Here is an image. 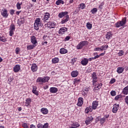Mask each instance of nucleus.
Masks as SVG:
<instances>
[{
	"mask_svg": "<svg viewBox=\"0 0 128 128\" xmlns=\"http://www.w3.org/2000/svg\"><path fill=\"white\" fill-rule=\"evenodd\" d=\"M42 26L44 25L42 22V19L40 18H36L34 24V28L36 30H38L40 26Z\"/></svg>",
	"mask_w": 128,
	"mask_h": 128,
	"instance_id": "1",
	"label": "nucleus"
},
{
	"mask_svg": "<svg viewBox=\"0 0 128 128\" xmlns=\"http://www.w3.org/2000/svg\"><path fill=\"white\" fill-rule=\"evenodd\" d=\"M88 44V42L87 40H84L80 42L76 46V50H82L84 46H86Z\"/></svg>",
	"mask_w": 128,
	"mask_h": 128,
	"instance_id": "2",
	"label": "nucleus"
},
{
	"mask_svg": "<svg viewBox=\"0 0 128 128\" xmlns=\"http://www.w3.org/2000/svg\"><path fill=\"white\" fill-rule=\"evenodd\" d=\"M126 24V17H124L123 18L121 21L118 22L115 24V26L116 28H120V26H124Z\"/></svg>",
	"mask_w": 128,
	"mask_h": 128,
	"instance_id": "3",
	"label": "nucleus"
},
{
	"mask_svg": "<svg viewBox=\"0 0 128 128\" xmlns=\"http://www.w3.org/2000/svg\"><path fill=\"white\" fill-rule=\"evenodd\" d=\"M50 77L44 76V78L39 77L36 80V82H48L50 80Z\"/></svg>",
	"mask_w": 128,
	"mask_h": 128,
	"instance_id": "4",
	"label": "nucleus"
},
{
	"mask_svg": "<svg viewBox=\"0 0 128 128\" xmlns=\"http://www.w3.org/2000/svg\"><path fill=\"white\" fill-rule=\"evenodd\" d=\"M16 30V26H14V24H11L10 28V32L9 34L10 36H12V35L14 34V32Z\"/></svg>",
	"mask_w": 128,
	"mask_h": 128,
	"instance_id": "5",
	"label": "nucleus"
},
{
	"mask_svg": "<svg viewBox=\"0 0 128 128\" xmlns=\"http://www.w3.org/2000/svg\"><path fill=\"white\" fill-rule=\"evenodd\" d=\"M1 15L3 18H6L8 16V10L6 8H3L1 10Z\"/></svg>",
	"mask_w": 128,
	"mask_h": 128,
	"instance_id": "6",
	"label": "nucleus"
},
{
	"mask_svg": "<svg viewBox=\"0 0 128 128\" xmlns=\"http://www.w3.org/2000/svg\"><path fill=\"white\" fill-rule=\"evenodd\" d=\"M44 14H45L44 15L43 22H48V18H50V13L48 12H46Z\"/></svg>",
	"mask_w": 128,
	"mask_h": 128,
	"instance_id": "7",
	"label": "nucleus"
},
{
	"mask_svg": "<svg viewBox=\"0 0 128 128\" xmlns=\"http://www.w3.org/2000/svg\"><path fill=\"white\" fill-rule=\"evenodd\" d=\"M118 108H120V104H115L113 106V108L112 110V112H114V114H116V112H118Z\"/></svg>",
	"mask_w": 128,
	"mask_h": 128,
	"instance_id": "8",
	"label": "nucleus"
},
{
	"mask_svg": "<svg viewBox=\"0 0 128 128\" xmlns=\"http://www.w3.org/2000/svg\"><path fill=\"white\" fill-rule=\"evenodd\" d=\"M56 26V23L54 22H49L47 24V26L50 28H54Z\"/></svg>",
	"mask_w": 128,
	"mask_h": 128,
	"instance_id": "9",
	"label": "nucleus"
},
{
	"mask_svg": "<svg viewBox=\"0 0 128 128\" xmlns=\"http://www.w3.org/2000/svg\"><path fill=\"white\" fill-rule=\"evenodd\" d=\"M70 20V16L69 15H66L65 18H64L61 22H60V24H66V22H68Z\"/></svg>",
	"mask_w": 128,
	"mask_h": 128,
	"instance_id": "10",
	"label": "nucleus"
},
{
	"mask_svg": "<svg viewBox=\"0 0 128 128\" xmlns=\"http://www.w3.org/2000/svg\"><path fill=\"white\" fill-rule=\"evenodd\" d=\"M30 42L32 44L36 46L38 44V40H36V38L34 36H30Z\"/></svg>",
	"mask_w": 128,
	"mask_h": 128,
	"instance_id": "11",
	"label": "nucleus"
},
{
	"mask_svg": "<svg viewBox=\"0 0 128 128\" xmlns=\"http://www.w3.org/2000/svg\"><path fill=\"white\" fill-rule=\"evenodd\" d=\"M92 120H94V118L92 117V116H88L86 118V120L85 122L86 126H88V124H90V122H92Z\"/></svg>",
	"mask_w": 128,
	"mask_h": 128,
	"instance_id": "12",
	"label": "nucleus"
},
{
	"mask_svg": "<svg viewBox=\"0 0 128 128\" xmlns=\"http://www.w3.org/2000/svg\"><path fill=\"white\" fill-rule=\"evenodd\" d=\"M68 16V12H60L58 14V17L59 18H62L64 16Z\"/></svg>",
	"mask_w": 128,
	"mask_h": 128,
	"instance_id": "13",
	"label": "nucleus"
},
{
	"mask_svg": "<svg viewBox=\"0 0 128 128\" xmlns=\"http://www.w3.org/2000/svg\"><path fill=\"white\" fill-rule=\"evenodd\" d=\"M98 101H93L92 102V108H93V110H96V108H98Z\"/></svg>",
	"mask_w": 128,
	"mask_h": 128,
	"instance_id": "14",
	"label": "nucleus"
},
{
	"mask_svg": "<svg viewBox=\"0 0 128 128\" xmlns=\"http://www.w3.org/2000/svg\"><path fill=\"white\" fill-rule=\"evenodd\" d=\"M66 32H68V28L62 27L59 30L58 34H64Z\"/></svg>",
	"mask_w": 128,
	"mask_h": 128,
	"instance_id": "15",
	"label": "nucleus"
},
{
	"mask_svg": "<svg viewBox=\"0 0 128 128\" xmlns=\"http://www.w3.org/2000/svg\"><path fill=\"white\" fill-rule=\"evenodd\" d=\"M92 83L93 84H96V82H98V77L96 76V72H94L92 74Z\"/></svg>",
	"mask_w": 128,
	"mask_h": 128,
	"instance_id": "16",
	"label": "nucleus"
},
{
	"mask_svg": "<svg viewBox=\"0 0 128 128\" xmlns=\"http://www.w3.org/2000/svg\"><path fill=\"white\" fill-rule=\"evenodd\" d=\"M84 104V98L80 97L78 98V102L76 104L78 106H82Z\"/></svg>",
	"mask_w": 128,
	"mask_h": 128,
	"instance_id": "17",
	"label": "nucleus"
},
{
	"mask_svg": "<svg viewBox=\"0 0 128 128\" xmlns=\"http://www.w3.org/2000/svg\"><path fill=\"white\" fill-rule=\"evenodd\" d=\"M38 68L36 64H32L31 66V70L32 72H37Z\"/></svg>",
	"mask_w": 128,
	"mask_h": 128,
	"instance_id": "18",
	"label": "nucleus"
},
{
	"mask_svg": "<svg viewBox=\"0 0 128 128\" xmlns=\"http://www.w3.org/2000/svg\"><path fill=\"white\" fill-rule=\"evenodd\" d=\"M20 70V66L18 64H16L13 68V70L14 72H18Z\"/></svg>",
	"mask_w": 128,
	"mask_h": 128,
	"instance_id": "19",
	"label": "nucleus"
},
{
	"mask_svg": "<svg viewBox=\"0 0 128 128\" xmlns=\"http://www.w3.org/2000/svg\"><path fill=\"white\" fill-rule=\"evenodd\" d=\"M50 92L51 94H56L58 92V90L56 87H51L50 88Z\"/></svg>",
	"mask_w": 128,
	"mask_h": 128,
	"instance_id": "20",
	"label": "nucleus"
},
{
	"mask_svg": "<svg viewBox=\"0 0 128 128\" xmlns=\"http://www.w3.org/2000/svg\"><path fill=\"white\" fill-rule=\"evenodd\" d=\"M102 84L100 83L98 84H97L95 86V87L94 88V90H99L100 88H102Z\"/></svg>",
	"mask_w": 128,
	"mask_h": 128,
	"instance_id": "21",
	"label": "nucleus"
},
{
	"mask_svg": "<svg viewBox=\"0 0 128 128\" xmlns=\"http://www.w3.org/2000/svg\"><path fill=\"white\" fill-rule=\"evenodd\" d=\"M40 112L42 114H48V110L45 108H42L40 110Z\"/></svg>",
	"mask_w": 128,
	"mask_h": 128,
	"instance_id": "22",
	"label": "nucleus"
},
{
	"mask_svg": "<svg viewBox=\"0 0 128 128\" xmlns=\"http://www.w3.org/2000/svg\"><path fill=\"white\" fill-rule=\"evenodd\" d=\"M36 90H38V87H36V86H32V92H33L34 94H36V96H38V91Z\"/></svg>",
	"mask_w": 128,
	"mask_h": 128,
	"instance_id": "23",
	"label": "nucleus"
},
{
	"mask_svg": "<svg viewBox=\"0 0 128 128\" xmlns=\"http://www.w3.org/2000/svg\"><path fill=\"white\" fill-rule=\"evenodd\" d=\"M32 104V98H27L25 102V106H28Z\"/></svg>",
	"mask_w": 128,
	"mask_h": 128,
	"instance_id": "24",
	"label": "nucleus"
},
{
	"mask_svg": "<svg viewBox=\"0 0 128 128\" xmlns=\"http://www.w3.org/2000/svg\"><path fill=\"white\" fill-rule=\"evenodd\" d=\"M81 64L82 66H86L88 64V58H84L83 60L81 61Z\"/></svg>",
	"mask_w": 128,
	"mask_h": 128,
	"instance_id": "25",
	"label": "nucleus"
},
{
	"mask_svg": "<svg viewBox=\"0 0 128 128\" xmlns=\"http://www.w3.org/2000/svg\"><path fill=\"white\" fill-rule=\"evenodd\" d=\"M71 76L72 78H76L78 76V71L74 70L71 72Z\"/></svg>",
	"mask_w": 128,
	"mask_h": 128,
	"instance_id": "26",
	"label": "nucleus"
},
{
	"mask_svg": "<svg viewBox=\"0 0 128 128\" xmlns=\"http://www.w3.org/2000/svg\"><path fill=\"white\" fill-rule=\"evenodd\" d=\"M92 106H90L88 107H87L86 109H85V113L86 114H88L90 112H92Z\"/></svg>",
	"mask_w": 128,
	"mask_h": 128,
	"instance_id": "27",
	"label": "nucleus"
},
{
	"mask_svg": "<svg viewBox=\"0 0 128 128\" xmlns=\"http://www.w3.org/2000/svg\"><path fill=\"white\" fill-rule=\"evenodd\" d=\"M106 36V40H110V38L112 36V32H107Z\"/></svg>",
	"mask_w": 128,
	"mask_h": 128,
	"instance_id": "28",
	"label": "nucleus"
},
{
	"mask_svg": "<svg viewBox=\"0 0 128 128\" xmlns=\"http://www.w3.org/2000/svg\"><path fill=\"white\" fill-rule=\"evenodd\" d=\"M36 45H34L33 44H30V45H28L26 46V48L28 50H34V48H36Z\"/></svg>",
	"mask_w": 128,
	"mask_h": 128,
	"instance_id": "29",
	"label": "nucleus"
},
{
	"mask_svg": "<svg viewBox=\"0 0 128 128\" xmlns=\"http://www.w3.org/2000/svg\"><path fill=\"white\" fill-rule=\"evenodd\" d=\"M124 68L123 67H118L117 68V72L118 74H122V72H124Z\"/></svg>",
	"mask_w": 128,
	"mask_h": 128,
	"instance_id": "30",
	"label": "nucleus"
},
{
	"mask_svg": "<svg viewBox=\"0 0 128 128\" xmlns=\"http://www.w3.org/2000/svg\"><path fill=\"white\" fill-rule=\"evenodd\" d=\"M60 52L61 54H67L68 50L64 48H62L60 49Z\"/></svg>",
	"mask_w": 128,
	"mask_h": 128,
	"instance_id": "31",
	"label": "nucleus"
},
{
	"mask_svg": "<svg viewBox=\"0 0 128 128\" xmlns=\"http://www.w3.org/2000/svg\"><path fill=\"white\" fill-rule=\"evenodd\" d=\"M122 93L123 94H125L126 96V94H128V88H126V86L124 87L123 88Z\"/></svg>",
	"mask_w": 128,
	"mask_h": 128,
	"instance_id": "32",
	"label": "nucleus"
},
{
	"mask_svg": "<svg viewBox=\"0 0 128 128\" xmlns=\"http://www.w3.org/2000/svg\"><path fill=\"white\" fill-rule=\"evenodd\" d=\"M0 42H8V39L4 36H1L0 38Z\"/></svg>",
	"mask_w": 128,
	"mask_h": 128,
	"instance_id": "33",
	"label": "nucleus"
},
{
	"mask_svg": "<svg viewBox=\"0 0 128 128\" xmlns=\"http://www.w3.org/2000/svg\"><path fill=\"white\" fill-rule=\"evenodd\" d=\"M64 4V2L62 0H58L56 2V4L57 6H60V4Z\"/></svg>",
	"mask_w": 128,
	"mask_h": 128,
	"instance_id": "34",
	"label": "nucleus"
},
{
	"mask_svg": "<svg viewBox=\"0 0 128 128\" xmlns=\"http://www.w3.org/2000/svg\"><path fill=\"white\" fill-rule=\"evenodd\" d=\"M60 62V59L58 58H54L52 59V64H58Z\"/></svg>",
	"mask_w": 128,
	"mask_h": 128,
	"instance_id": "35",
	"label": "nucleus"
},
{
	"mask_svg": "<svg viewBox=\"0 0 128 128\" xmlns=\"http://www.w3.org/2000/svg\"><path fill=\"white\" fill-rule=\"evenodd\" d=\"M86 4L84 3H81L79 5L78 8L79 9L81 8V10H84V8H86Z\"/></svg>",
	"mask_w": 128,
	"mask_h": 128,
	"instance_id": "36",
	"label": "nucleus"
},
{
	"mask_svg": "<svg viewBox=\"0 0 128 128\" xmlns=\"http://www.w3.org/2000/svg\"><path fill=\"white\" fill-rule=\"evenodd\" d=\"M90 12H92V14H96V12H98V8H93L90 10Z\"/></svg>",
	"mask_w": 128,
	"mask_h": 128,
	"instance_id": "37",
	"label": "nucleus"
},
{
	"mask_svg": "<svg viewBox=\"0 0 128 128\" xmlns=\"http://www.w3.org/2000/svg\"><path fill=\"white\" fill-rule=\"evenodd\" d=\"M86 26L88 30H92V24L88 22L86 23Z\"/></svg>",
	"mask_w": 128,
	"mask_h": 128,
	"instance_id": "38",
	"label": "nucleus"
},
{
	"mask_svg": "<svg viewBox=\"0 0 128 128\" xmlns=\"http://www.w3.org/2000/svg\"><path fill=\"white\" fill-rule=\"evenodd\" d=\"M108 45L101 46L102 52L103 50H108Z\"/></svg>",
	"mask_w": 128,
	"mask_h": 128,
	"instance_id": "39",
	"label": "nucleus"
},
{
	"mask_svg": "<svg viewBox=\"0 0 128 128\" xmlns=\"http://www.w3.org/2000/svg\"><path fill=\"white\" fill-rule=\"evenodd\" d=\"M124 54V52L122 50H120L118 53V56H122Z\"/></svg>",
	"mask_w": 128,
	"mask_h": 128,
	"instance_id": "40",
	"label": "nucleus"
},
{
	"mask_svg": "<svg viewBox=\"0 0 128 128\" xmlns=\"http://www.w3.org/2000/svg\"><path fill=\"white\" fill-rule=\"evenodd\" d=\"M22 4V2L20 3V2H18L16 4V6L18 10H20V8H22V6H21Z\"/></svg>",
	"mask_w": 128,
	"mask_h": 128,
	"instance_id": "41",
	"label": "nucleus"
},
{
	"mask_svg": "<svg viewBox=\"0 0 128 128\" xmlns=\"http://www.w3.org/2000/svg\"><path fill=\"white\" fill-rule=\"evenodd\" d=\"M122 98V94L117 95L115 96L114 100H120V98Z\"/></svg>",
	"mask_w": 128,
	"mask_h": 128,
	"instance_id": "42",
	"label": "nucleus"
},
{
	"mask_svg": "<svg viewBox=\"0 0 128 128\" xmlns=\"http://www.w3.org/2000/svg\"><path fill=\"white\" fill-rule=\"evenodd\" d=\"M98 58L96 57V56H95L94 57H92L88 59V62H92V60H96Z\"/></svg>",
	"mask_w": 128,
	"mask_h": 128,
	"instance_id": "43",
	"label": "nucleus"
},
{
	"mask_svg": "<svg viewBox=\"0 0 128 128\" xmlns=\"http://www.w3.org/2000/svg\"><path fill=\"white\" fill-rule=\"evenodd\" d=\"M104 54H106V51L104 52H102L101 54H100L99 55H97L96 56L97 58H100V56H104Z\"/></svg>",
	"mask_w": 128,
	"mask_h": 128,
	"instance_id": "44",
	"label": "nucleus"
},
{
	"mask_svg": "<svg viewBox=\"0 0 128 128\" xmlns=\"http://www.w3.org/2000/svg\"><path fill=\"white\" fill-rule=\"evenodd\" d=\"M106 120L104 118H100V124H104Z\"/></svg>",
	"mask_w": 128,
	"mask_h": 128,
	"instance_id": "45",
	"label": "nucleus"
},
{
	"mask_svg": "<svg viewBox=\"0 0 128 128\" xmlns=\"http://www.w3.org/2000/svg\"><path fill=\"white\" fill-rule=\"evenodd\" d=\"M116 82V78H112L111 79L110 84H114V82Z\"/></svg>",
	"mask_w": 128,
	"mask_h": 128,
	"instance_id": "46",
	"label": "nucleus"
},
{
	"mask_svg": "<svg viewBox=\"0 0 128 128\" xmlns=\"http://www.w3.org/2000/svg\"><path fill=\"white\" fill-rule=\"evenodd\" d=\"M15 51L16 54H18V53L20 52V48H16Z\"/></svg>",
	"mask_w": 128,
	"mask_h": 128,
	"instance_id": "47",
	"label": "nucleus"
},
{
	"mask_svg": "<svg viewBox=\"0 0 128 128\" xmlns=\"http://www.w3.org/2000/svg\"><path fill=\"white\" fill-rule=\"evenodd\" d=\"M42 128H48V123H46L44 126L42 124Z\"/></svg>",
	"mask_w": 128,
	"mask_h": 128,
	"instance_id": "48",
	"label": "nucleus"
},
{
	"mask_svg": "<svg viewBox=\"0 0 128 128\" xmlns=\"http://www.w3.org/2000/svg\"><path fill=\"white\" fill-rule=\"evenodd\" d=\"M104 2L101 3L100 6H99V8L100 10H102V6H104Z\"/></svg>",
	"mask_w": 128,
	"mask_h": 128,
	"instance_id": "49",
	"label": "nucleus"
},
{
	"mask_svg": "<svg viewBox=\"0 0 128 128\" xmlns=\"http://www.w3.org/2000/svg\"><path fill=\"white\" fill-rule=\"evenodd\" d=\"M110 94H111V96H116V92L114 90H112L110 92Z\"/></svg>",
	"mask_w": 128,
	"mask_h": 128,
	"instance_id": "50",
	"label": "nucleus"
},
{
	"mask_svg": "<svg viewBox=\"0 0 128 128\" xmlns=\"http://www.w3.org/2000/svg\"><path fill=\"white\" fill-rule=\"evenodd\" d=\"M80 10L79 9V8H76V10L74 11V14H76L78 12H80Z\"/></svg>",
	"mask_w": 128,
	"mask_h": 128,
	"instance_id": "51",
	"label": "nucleus"
},
{
	"mask_svg": "<svg viewBox=\"0 0 128 128\" xmlns=\"http://www.w3.org/2000/svg\"><path fill=\"white\" fill-rule=\"evenodd\" d=\"M94 50L95 52H99L100 50L102 52V47H100V48H96L94 49Z\"/></svg>",
	"mask_w": 128,
	"mask_h": 128,
	"instance_id": "52",
	"label": "nucleus"
},
{
	"mask_svg": "<svg viewBox=\"0 0 128 128\" xmlns=\"http://www.w3.org/2000/svg\"><path fill=\"white\" fill-rule=\"evenodd\" d=\"M22 126L24 128H28V124L26 123H24L22 124Z\"/></svg>",
	"mask_w": 128,
	"mask_h": 128,
	"instance_id": "53",
	"label": "nucleus"
},
{
	"mask_svg": "<svg viewBox=\"0 0 128 128\" xmlns=\"http://www.w3.org/2000/svg\"><path fill=\"white\" fill-rule=\"evenodd\" d=\"M14 10H10V14H11V16H14Z\"/></svg>",
	"mask_w": 128,
	"mask_h": 128,
	"instance_id": "54",
	"label": "nucleus"
},
{
	"mask_svg": "<svg viewBox=\"0 0 128 128\" xmlns=\"http://www.w3.org/2000/svg\"><path fill=\"white\" fill-rule=\"evenodd\" d=\"M70 36H66V38H64V42H68V40H70Z\"/></svg>",
	"mask_w": 128,
	"mask_h": 128,
	"instance_id": "55",
	"label": "nucleus"
},
{
	"mask_svg": "<svg viewBox=\"0 0 128 128\" xmlns=\"http://www.w3.org/2000/svg\"><path fill=\"white\" fill-rule=\"evenodd\" d=\"M88 92L83 91V92H82V96H86L88 95Z\"/></svg>",
	"mask_w": 128,
	"mask_h": 128,
	"instance_id": "56",
	"label": "nucleus"
},
{
	"mask_svg": "<svg viewBox=\"0 0 128 128\" xmlns=\"http://www.w3.org/2000/svg\"><path fill=\"white\" fill-rule=\"evenodd\" d=\"M125 102L126 104H128V96H126V98H125Z\"/></svg>",
	"mask_w": 128,
	"mask_h": 128,
	"instance_id": "57",
	"label": "nucleus"
},
{
	"mask_svg": "<svg viewBox=\"0 0 128 128\" xmlns=\"http://www.w3.org/2000/svg\"><path fill=\"white\" fill-rule=\"evenodd\" d=\"M37 128H42V124H38L37 125Z\"/></svg>",
	"mask_w": 128,
	"mask_h": 128,
	"instance_id": "58",
	"label": "nucleus"
},
{
	"mask_svg": "<svg viewBox=\"0 0 128 128\" xmlns=\"http://www.w3.org/2000/svg\"><path fill=\"white\" fill-rule=\"evenodd\" d=\"M43 40H48V37L46 36H43Z\"/></svg>",
	"mask_w": 128,
	"mask_h": 128,
	"instance_id": "59",
	"label": "nucleus"
},
{
	"mask_svg": "<svg viewBox=\"0 0 128 128\" xmlns=\"http://www.w3.org/2000/svg\"><path fill=\"white\" fill-rule=\"evenodd\" d=\"M83 92H90V90H88V88H84Z\"/></svg>",
	"mask_w": 128,
	"mask_h": 128,
	"instance_id": "60",
	"label": "nucleus"
},
{
	"mask_svg": "<svg viewBox=\"0 0 128 128\" xmlns=\"http://www.w3.org/2000/svg\"><path fill=\"white\" fill-rule=\"evenodd\" d=\"M110 118V115L106 114L104 116V117L103 118H104L105 120H106V118Z\"/></svg>",
	"mask_w": 128,
	"mask_h": 128,
	"instance_id": "61",
	"label": "nucleus"
},
{
	"mask_svg": "<svg viewBox=\"0 0 128 128\" xmlns=\"http://www.w3.org/2000/svg\"><path fill=\"white\" fill-rule=\"evenodd\" d=\"M72 62H73V64H74V62H76V58H72Z\"/></svg>",
	"mask_w": 128,
	"mask_h": 128,
	"instance_id": "62",
	"label": "nucleus"
},
{
	"mask_svg": "<svg viewBox=\"0 0 128 128\" xmlns=\"http://www.w3.org/2000/svg\"><path fill=\"white\" fill-rule=\"evenodd\" d=\"M44 90H48V85H46V86H44Z\"/></svg>",
	"mask_w": 128,
	"mask_h": 128,
	"instance_id": "63",
	"label": "nucleus"
},
{
	"mask_svg": "<svg viewBox=\"0 0 128 128\" xmlns=\"http://www.w3.org/2000/svg\"><path fill=\"white\" fill-rule=\"evenodd\" d=\"M30 128H36V126L34 125V124H32L30 125Z\"/></svg>",
	"mask_w": 128,
	"mask_h": 128,
	"instance_id": "64",
	"label": "nucleus"
}]
</instances>
